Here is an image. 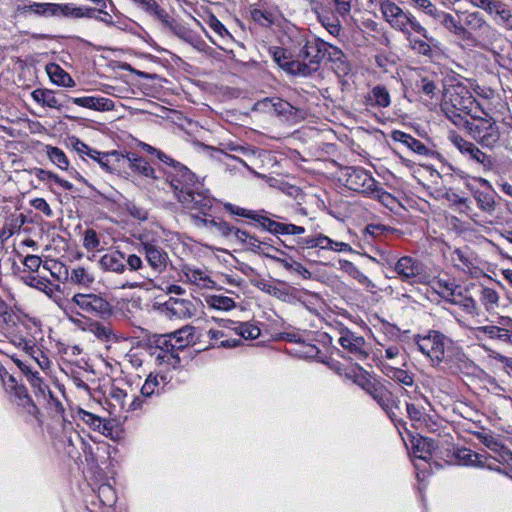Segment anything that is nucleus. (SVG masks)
Returning a JSON list of instances; mask_svg holds the SVG:
<instances>
[{"instance_id":"nucleus-62","label":"nucleus","mask_w":512,"mask_h":512,"mask_svg":"<svg viewBox=\"0 0 512 512\" xmlns=\"http://www.w3.org/2000/svg\"><path fill=\"white\" fill-rule=\"evenodd\" d=\"M449 141L464 155L473 145L472 142L465 140L456 132H450Z\"/></svg>"},{"instance_id":"nucleus-6","label":"nucleus","mask_w":512,"mask_h":512,"mask_svg":"<svg viewBox=\"0 0 512 512\" xmlns=\"http://www.w3.org/2000/svg\"><path fill=\"white\" fill-rule=\"evenodd\" d=\"M365 391L387 413L395 423H401L400 400L384 385L372 381H366Z\"/></svg>"},{"instance_id":"nucleus-22","label":"nucleus","mask_w":512,"mask_h":512,"mask_svg":"<svg viewBox=\"0 0 512 512\" xmlns=\"http://www.w3.org/2000/svg\"><path fill=\"white\" fill-rule=\"evenodd\" d=\"M132 2L138 9L161 21L164 25H170L168 13L159 6L156 0H132Z\"/></svg>"},{"instance_id":"nucleus-1","label":"nucleus","mask_w":512,"mask_h":512,"mask_svg":"<svg viewBox=\"0 0 512 512\" xmlns=\"http://www.w3.org/2000/svg\"><path fill=\"white\" fill-rule=\"evenodd\" d=\"M384 19L395 30L407 38L410 48L417 54L432 57L438 48V41L429 35L427 29L410 12H404L396 3L385 0L380 4Z\"/></svg>"},{"instance_id":"nucleus-35","label":"nucleus","mask_w":512,"mask_h":512,"mask_svg":"<svg viewBox=\"0 0 512 512\" xmlns=\"http://www.w3.org/2000/svg\"><path fill=\"white\" fill-rule=\"evenodd\" d=\"M32 98L43 106L61 110L64 105L55 96V93L49 89H36L32 92Z\"/></svg>"},{"instance_id":"nucleus-45","label":"nucleus","mask_w":512,"mask_h":512,"mask_svg":"<svg viewBox=\"0 0 512 512\" xmlns=\"http://www.w3.org/2000/svg\"><path fill=\"white\" fill-rule=\"evenodd\" d=\"M234 333L246 340H254L260 336V329L250 322L238 323L237 326L232 327Z\"/></svg>"},{"instance_id":"nucleus-16","label":"nucleus","mask_w":512,"mask_h":512,"mask_svg":"<svg viewBox=\"0 0 512 512\" xmlns=\"http://www.w3.org/2000/svg\"><path fill=\"white\" fill-rule=\"evenodd\" d=\"M125 262V254L119 250H114L101 256L99 265L104 271L124 275L126 273Z\"/></svg>"},{"instance_id":"nucleus-30","label":"nucleus","mask_w":512,"mask_h":512,"mask_svg":"<svg viewBox=\"0 0 512 512\" xmlns=\"http://www.w3.org/2000/svg\"><path fill=\"white\" fill-rule=\"evenodd\" d=\"M96 8L92 7H77L73 4H59L58 16L71 17V18H93L95 17Z\"/></svg>"},{"instance_id":"nucleus-29","label":"nucleus","mask_w":512,"mask_h":512,"mask_svg":"<svg viewBox=\"0 0 512 512\" xmlns=\"http://www.w3.org/2000/svg\"><path fill=\"white\" fill-rule=\"evenodd\" d=\"M431 19L440 23L444 28L456 35H462L465 32L464 26L457 21L450 13L437 9Z\"/></svg>"},{"instance_id":"nucleus-5","label":"nucleus","mask_w":512,"mask_h":512,"mask_svg":"<svg viewBox=\"0 0 512 512\" xmlns=\"http://www.w3.org/2000/svg\"><path fill=\"white\" fill-rule=\"evenodd\" d=\"M441 105L455 108L464 112L465 115L471 116V118L482 109L469 89L463 84H456L448 89Z\"/></svg>"},{"instance_id":"nucleus-10","label":"nucleus","mask_w":512,"mask_h":512,"mask_svg":"<svg viewBox=\"0 0 512 512\" xmlns=\"http://www.w3.org/2000/svg\"><path fill=\"white\" fill-rule=\"evenodd\" d=\"M345 186L353 191L369 195L375 188L376 180L361 167H345L341 170Z\"/></svg>"},{"instance_id":"nucleus-36","label":"nucleus","mask_w":512,"mask_h":512,"mask_svg":"<svg viewBox=\"0 0 512 512\" xmlns=\"http://www.w3.org/2000/svg\"><path fill=\"white\" fill-rule=\"evenodd\" d=\"M183 272L188 281L197 286L208 288L214 284L209 275L199 268L186 266Z\"/></svg>"},{"instance_id":"nucleus-28","label":"nucleus","mask_w":512,"mask_h":512,"mask_svg":"<svg viewBox=\"0 0 512 512\" xmlns=\"http://www.w3.org/2000/svg\"><path fill=\"white\" fill-rule=\"evenodd\" d=\"M46 72L50 78V80L62 87H74L75 81L73 78L58 64L49 63L46 66Z\"/></svg>"},{"instance_id":"nucleus-54","label":"nucleus","mask_w":512,"mask_h":512,"mask_svg":"<svg viewBox=\"0 0 512 512\" xmlns=\"http://www.w3.org/2000/svg\"><path fill=\"white\" fill-rule=\"evenodd\" d=\"M464 155L469 157V159L475 161L484 169H489L492 165L490 156L481 151L474 143Z\"/></svg>"},{"instance_id":"nucleus-20","label":"nucleus","mask_w":512,"mask_h":512,"mask_svg":"<svg viewBox=\"0 0 512 512\" xmlns=\"http://www.w3.org/2000/svg\"><path fill=\"white\" fill-rule=\"evenodd\" d=\"M155 362L157 365H167L172 368H176L180 364V357L178 352L170 347L167 340L163 341V346H158L155 348L154 352Z\"/></svg>"},{"instance_id":"nucleus-24","label":"nucleus","mask_w":512,"mask_h":512,"mask_svg":"<svg viewBox=\"0 0 512 512\" xmlns=\"http://www.w3.org/2000/svg\"><path fill=\"white\" fill-rule=\"evenodd\" d=\"M195 328L192 326H185L169 335L168 344L173 347L177 352L185 348L194 341Z\"/></svg>"},{"instance_id":"nucleus-26","label":"nucleus","mask_w":512,"mask_h":512,"mask_svg":"<svg viewBox=\"0 0 512 512\" xmlns=\"http://www.w3.org/2000/svg\"><path fill=\"white\" fill-rule=\"evenodd\" d=\"M391 137L394 141L402 143L419 155H427L429 153V149L420 140L403 131L395 130L392 132Z\"/></svg>"},{"instance_id":"nucleus-64","label":"nucleus","mask_w":512,"mask_h":512,"mask_svg":"<svg viewBox=\"0 0 512 512\" xmlns=\"http://www.w3.org/2000/svg\"><path fill=\"white\" fill-rule=\"evenodd\" d=\"M499 324H503L504 329V345L512 346V318L501 316Z\"/></svg>"},{"instance_id":"nucleus-40","label":"nucleus","mask_w":512,"mask_h":512,"mask_svg":"<svg viewBox=\"0 0 512 512\" xmlns=\"http://www.w3.org/2000/svg\"><path fill=\"white\" fill-rule=\"evenodd\" d=\"M450 303L458 305L468 314H478L477 302L473 297L467 295L462 287L454 294L453 300Z\"/></svg>"},{"instance_id":"nucleus-25","label":"nucleus","mask_w":512,"mask_h":512,"mask_svg":"<svg viewBox=\"0 0 512 512\" xmlns=\"http://www.w3.org/2000/svg\"><path fill=\"white\" fill-rule=\"evenodd\" d=\"M258 105H262L264 108L273 110L277 115L290 118L296 115V108L289 102L279 98H265L259 102Z\"/></svg>"},{"instance_id":"nucleus-53","label":"nucleus","mask_w":512,"mask_h":512,"mask_svg":"<svg viewBox=\"0 0 512 512\" xmlns=\"http://www.w3.org/2000/svg\"><path fill=\"white\" fill-rule=\"evenodd\" d=\"M272 259L280 263L286 270L295 272L302 276L304 279H309L311 277V272L297 261L279 258L275 256H273Z\"/></svg>"},{"instance_id":"nucleus-57","label":"nucleus","mask_w":512,"mask_h":512,"mask_svg":"<svg viewBox=\"0 0 512 512\" xmlns=\"http://www.w3.org/2000/svg\"><path fill=\"white\" fill-rule=\"evenodd\" d=\"M112 157L118 160L120 154L117 151L100 152L97 150V154L92 153L90 156L92 160L96 161L104 170L108 172H111L113 170L110 166V158Z\"/></svg>"},{"instance_id":"nucleus-47","label":"nucleus","mask_w":512,"mask_h":512,"mask_svg":"<svg viewBox=\"0 0 512 512\" xmlns=\"http://www.w3.org/2000/svg\"><path fill=\"white\" fill-rule=\"evenodd\" d=\"M461 288L452 281L439 280L436 283L435 290L445 301L450 302L453 300L454 294Z\"/></svg>"},{"instance_id":"nucleus-21","label":"nucleus","mask_w":512,"mask_h":512,"mask_svg":"<svg viewBox=\"0 0 512 512\" xmlns=\"http://www.w3.org/2000/svg\"><path fill=\"white\" fill-rule=\"evenodd\" d=\"M477 438L491 451H494L499 457L504 460H512V452L503 445L494 435L490 432H479Z\"/></svg>"},{"instance_id":"nucleus-42","label":"nucleus","mask_w":512,"mask_h":512,"mask_svg":"<svg viewBox=\"0 0 512 512\" xmlns=\"http://www.w3.org/2000/svg\"><path fill=\"white\" fill-rule=\"evenodd\" d=\"M206 304L211 309L229 311L236 307V302L227 296L211 295L206 297Z\"/></svg>"},{"instance_id":"nucleus-33","label":"nucleus","mask_w":512,"mask_h":512,"mask_svg":"<svg viewBox=\"0 0 512 512\" xmlns=\"http://www.w3.org/2000/svg\"><path fill=\"white\" fill-rule=\"evenodd\" d=\"M27 285L44 292L50 299L56 301L57 293L60 292V286L53 284L47 278H37L35 276L28 277Z\"/></svg>"},{"instance_id":"nucleus-11","label":"nucleus","mask_w":512,"mask_h":512,"mask_svg":"<svg viewBox=\"0 0 512 512\" xmlns=\"http://www.w3.org/2000/svg\"><path fill=\"white\" fill-rule=\"evenodd\" d=\"M477 8L484 10L499 26L512 30V10L502 0H469Z\"/></svg>"},{"instance_id":"nucleus-44","label":"nucleus","mask_w":512,"mask_h":512,"mask_svg":"<svg viewBox=\"0 0 512 512\" xmlns=\"http://www.w3.org/2000/svg\"><path fill=\"white\" fill-rule=\"evenodd\" d=\"M94 281V275L84 267H77L71 271L70 282L73 284L89 287Z\"/></svg>"},{"instance_id":"nucleus-60","label":"nucleus","mask_w":512,"mask_h":512,"mask_svg":"<svg viewBox=\"0 0 512 512\" xmlns=\"http://www.w3.org/2000/svg\"><path fill=\"white\" fill-rule=\"evenodd\" d=\"M224 209L233 215L251 219V220H254V218L256 216V212H257L255 210H250V209L239 207V206L234 205L229 202L224 203Z\"/></svg>"},{"instance_id":"nucleus-18","label":"nucleus","mask_w":512,"mask_h":512,"mask_svg":"<svg viewBox=\"0 0 512 512\" xmlns=\"http://www.w3.org/2000/svg\"><path fill=\"white\" fill-rule=\"evenodd\" d=\"M472 335L479 341L490 339L498 343L504 344V329L503 324H487L470 328Z\"/></svg>"},{"instance_id":"nucleus-17","label":"nucleus","mask_w":512,"mask_h":512,"mask_svg":"<svg viewBox=\"0 0 512 512\" xmlns=\"http://www.w3.org/2000/svg\"><path fill=\"white\" fill-rule=\"evenodd\" d=\"M9 394L11 402L21 407L27 414L35 415L38 412L37 406L29 396L27 388L24 385H15L6 391Z\"/></svg>"},{"instance_id":"nucleus-8","label":"nucleus","mask_w":512,"mask_h":512,"mask_svg":"<svg viewBox=\"0 0 512 512\" xmlns=\"http://www.w3.org/2000/svg\"><path fill=\"white\" fill-rule=\"evenodd\" d=\"M126 259V278L116 282L115 289H142L151 278L145 275V266L140 256L136 254L125 255Z\"/></svg>"},{"instance_id":"nucleus-38","label":"nucleus","mask_w":512,"mask_h":512,"mask_svg":"<svg viewBox=\"0 0 512 512\" xmlns=\"http://www.w3.org/2000/svg\"><path fill=\"white\" fill-rule=\"evenodd\" d=\"M167 378L162 374L150 373L141 387V396L150 397L158 392L159 386H165Z\"/></svg>"},{"instance_id":"nucleus-39","label":"nucleus","mask_w":512,"mask_h":512,"mask_svg":"<svg viewBox=\"0 0 512 512\" xmlns=\"http://www.w3.org/2000/svg\"><path fill=\"white\" fill-rule=\"evenodd\" d=\"M127 160L129 162V166L134 171L148 178H156L155 171L151 167V165L144 158L140 157L136 153L128 154Z\"/></svg>"},{"instance_id":"nucleus-15","label":"nucleus","mask_w":512,"mask_h":512,"mask_svg":"<svg viewBox=\"0 0 512 512\" xmlns=\"http://www.w3.org/2000/svg\"><path fill=\"white\" fill-rule=\"evenodd\" d=\"M163 309L169 317L187 319L196 315L197 306L193 300L170 297L164 304Z\"/></svg>"},{"instance_id":"nucleus-61","label":"nucleus","mask_w":512,"mask_h":512,"mask_svg":"<svg viewBox=\"0 0 512 512\" xmlns=\"http://www.w3.org/2000/svg\"><path fill=\"white\" fill-rule=\"evenodd\" d=\"M458 457L463 462L464 465L483 466L481 456L477 453L472 452L471 450H461L458 454Z\"/></svg>"},{"instance_id":"nucleus-52","label":"nucleus","mask_w":512,"mask_h":512,"mask_svg":"<svg viewBox=\"0 0 512 512\" xmlns=\"http://www.w3.org/2000/svg\"><path fill=\"white\" fill-rule=\"evenodd\" d=\"M88 331L102 341H110L114 337L113 329L108 324L100 322H91Z\"/></svg>"},{"instance_id":"nucleus-19","label":"nucleus","mask_w":512,"mask_h":512,"mask_svg":"<svg viewBox=\"0 0 512 512\" xmlns=\"http://www.w3.org/2000/svg\"><path fill=\"white\" fill-rule=\"evenodd\" d=\"M72 103L95 111H110L114 109V102L105 97L85 96L69 98Z\"/></svg>"},{"instance_id":"nucleus-9","label":"nucleus","mask_w":512,"mask_h":512,"mask_svg":"<svg viewBox=\"0 0 512 512\" xmlns=\"http://www.w3.org/2000/svg\"><path fill=\"white\" fill-rule=\"evenodd\" d=\"M71 301L84 312L100 318H108L113 313L112 305L101 294L76 293Z\"/></svg>"},{"instance_id":"nucleus-55","label":"nucleus","mask_w":512,"mask_h":512,"mask_svg":"<svg viewBox=\"0 0 512 512\" xmlns=\"http://www.w3.org/2000/svg\"><path fill=\"white\" fill-rule=\"evenodd\" d=\"M252 284L255 287H257L258 289H260L261 291H263L273 297H276L280 300H284L286 298V296L288 295L286 292H284L280 288L272 285L269 281L264 280V279H259V280L253 281Z\"/></svg>"},{"instance_id":"nucleus-43","label":"nucleus","mask_w":512,"mask_h":512,"mask_svg":"<svg viewBox=\"0 0 512 512\" xmlns=\"http://www.w3.org/2000/svg\"><path fill=\"white\" fill-rule=\"evenodd\" d=\"M46 154L49 160L62 170H67L69 167V160L64 151L52 145H46Z\"/></svg>"},{"instance_id":"nucleus-48","label":"nucleus","mask_w":512,"mask_h":512,"mask_svg":"<svg viewBox=\"0 0 512 512\" xmlns=\"http://www.w3.org/2000/svg\"><path fill=\"white\" fill-rule=\"evenodd\" d=\"M263 211H257L256 216L254 218V222L262 227L264 230L272 233V234H281L282 223L274 221L262 213Z\"/></svg>"},{"instance_id":"nucleus-2","label":"nucleus","mask_w":512,"mask_h":512,"mask_svg":"<svg viewBox=\"0 0 512 512\" xmlns=\"http://www.w3.org/2000/svg\"><path fill=\"white\" fill-rule=\"evenodd\" d=\"M171 186L178 201L188 210H196L202 215H207L213 205V198L202 184L196 183L194 178L172 179Z\"/></svg>"},{"instance_id":"nucleus-37","label":"nucleus","mask_w":512,"mask_h":512,"mask_svg":"<svg viewBox=\"0 0 512 512\" xmlns=\"http://www.w3.org/2000/svg\"><path fill=\"white\" fill-rule=\"evenodd\" d=\"M325 54H327L328 59L334 63V69L339 73L346 74L348 72L349 65L341 49L333 45H328L325 48Z\"/></svg>"},{"instance_id":"nucleus-59","label":"nucleus","mask_w":512,"mask_h":512,"mask_svg":"<svg viewBox=\"0 0 512 512\" xmlns=\"http://www.w3.org/2000/svg\"><path fill=\"white\" fill-rule=\"evenodd\" d=\"M125 211L131 217L139 221H145L148 218L147 210L132 201H127L125 203Z\"/></svg>"},{"instance_id":"nucleus-14","label":"nucleus","mask_w":512,"mask_h":512,"mask_svg":"<svg viewBox=\"0 0 512 512\" xmlns=\"http://www.w3.org/2000/svg\"><path fill=\"white\" fill-rule=\"evenodd\" d=\"M274 61L284 70L291 74L309 75L315 67L296 60H291L288 52L281 47H273L271 50Z\"/></svg>"},{"instance_id":"nucleus-41","label":"nucleus","mask_w":512,"mask_h":512,"mask_svg":"<svg viewBox=\"0 0 512 512\" xmlns=\"http://www.w3.org/2000/svg\"><path fill=\"white\" fill-rule=\"evenodd\" d=\"M383 373L393 381H396L399 384L404 386H413L414 378L408 373L406 370L392 367V366H384Z\"/></svg>"},{"instance_id":"nucleus-13","label":"nucleus","mask_w":512,"mask_h":512,"mask_svg":"<svg viewBox=\"0 0 512 512\" xmlns=\"http://www.w3.org/2000/svg\"><path fill=\"white\" fill-rule=\"evenodd\" d=\"M343 349L351 353L356 360H365L369 356V346L364 337L345 329L340 332L338 340Z\"/></svg>"},{"instance_id":"nucleus-34","label":"nucleus","mask_w":512,"mask_h":512,"mask_svg":"<svg viewBox=\"0 0 512 512\" xmlns=\"http://www.w3.org/2000/svg\"><path fill=\"white\" fill-rule=\"evenodd\" d=\"M366 101L369 105L386 108L390 105L391 98L386 87L377 85L367 95Z\"/></svg>"},{"instance_id":"nucleus-58","label":"nucleus","mask_w":512,"mask_h":512,"mask_svg":"<svg viewBox=\"0 0 512 512\" xmlns=\"http://www.w3.org/2000/svg\"><path fill=\"white\" fill-rule=\"evenodd\" d=\"M464 23L472 30H480L486 25V21L483 16L477 11L467 13L465 15Z\"/></svg>"},{"instance_id":"nucleus-51","label":"nucleus","mask_w":512,"mask_h":512,"mask_svg":"<svg viewBox=\"0 0 512 512\" xmlns=\"http://www.w3.org/2000/svg\"><path fill=\"white\" fill-rule=\"evenodd\" d=\"M35 176L37 177L38 180H40L42 182H47L49 180H52L55 183H57L58 185H60L62 188H64L65 190L73 189V184L71 182L61 179L57 174H55L51 171H47V170H44L41 168H36Z\"/></svg>"},{"instance_id":"nucleus-4","label":"nucleus","mask_w":512,"mask_h":512,"mask_svg":"<svg viewBox=\"0 0 512 512\" xmlns=\"http://www.w3.org/2000/svg\"><path fill=\"white\" fill-rule=\"evenodd\" d=\"M477 124L469 125V132L483 147L493 148L500 140L499 127L495 119L483 108L472 117Z\"/></svg>"},{"instance_id":"nucleus-23","label":"nucleus","mask_w":512,"mask_h":512,"mask_svg":"<svg viewBox=\"0 0 512 512\" xmlns=\"http://www.w3.org/2000/svg\"><path fill=\"white\" fill-rule=\"evenodd\" d=\"M451 258L455 266L464 272H470L476 268V256L468 247L455 249L452 252Z\"/></svg>"},{"instance_id":"nucleus-12","label":"nucleus","mask_w":512,"mask_h":512,"mask_svg":"<svg viewBox=\"0 0 512 512\" xmlns=\"http://www.w3.org/2000/svg\"><path fill=\"white\" fill-rule=\"evenodd\" d=\"M139 251L144 253L147 263L155 273L165 271L169 256L156 240L145 236L141 237Z\"/></svg>"},{"instance_id":"nucleus-7","label":"nucleus","mask_w":512,"mask_h":512,"mask_svg":"<svg viewBox=\"0 0 512 512\" xmlns=\"http://www.w3.org/2000/svg\"><path fill=\"white\" fill-rule=\"evenodd\" d=\"M415 342L423 355L428 357L434 365H439L444 360L447 344L451 341L438 331H430L425 336H417Z\"/></svg>"},{"instance_id":"nucleus-32","label":"nucleus","mask_w":512,"mask_h":512,"mask_svg":"<svg viewBox=\"0 0 512 512\" xmlns=\"http://www.w3.org/2000/svg\"><path fill=\"white\" fill-rule=\"evenodd\" d=\"M156 157L161 162H163L166 165L170 166L175 171L176 175H175L174 179H187V180H192L193 179L194 174L187 167H185L180 162L174 160L173 158H171L170 156H168L164 152H162L160 150L157 151Z\"/></svg>"},{"instance_id":"nucleus-56","label":"nucleus","mask_w":512,"mask_h":512,"mask_svg":"<svg viewBox=\"0 0 512 512\" xmlns=\"http://www.w3.org/2000/svg\"><path fill=\"white\" fill-rule=\"evenodd\" d=\"M247 247H249L253 252L263 254L267 257L272 258L273 255L269 253L270 250H276L274 249L270 244L260 241L256 236L251 235L248 242L245 243Z\"/></svg>"},{"instance_id":"nucleus-27","label":"nucleus","mask_w":512,"mask_h":512,"mask_svg":"<svg viewBox=\"0 0 512 512\" xmlns=\"http://www.w3.org/2000/svg\"><path fill=\"white\" fill-rule=\"evenodd\" d=\"M478 298L480 304L488 313H493L500 307V295L493 288L481 286Z\"/></svg>"},{"instance_id":"nucleus-31","label":"nucleus","mask_w":512,"mask_h":512,"mask_svg":"<svg viewBox=\"0 0 512 512\" xmlns=\"http://www.w3.org/2000/svg\"><path fill=\"white\" fill-rule=\"evenodd\" d=\"M208 337L216 341L214 346L221 348H234L241 344L240 338H232V333L224 329H210Z\"/></svg>"},{"instance_id":"nucleus-46","label":"nucleus","mask_w":512,"mask_h":512,"mask_svg":"<svg viewBox=\"0 0 512 512\" xmlns=\"http://www.w3.org/2000/svg\"><path fill=\"white\" fill-rule=\"evenodd\" d=\"M59 4L34 2L25 7V11L42 16H58Z\"/></svg>"},{"instance_id":"nucleus-50","label":"nucleus","mask_w":512,"mask_h":512,"mask_svg":"<svg viewBox=\"0 0 512 512\" xmlns=\"http://www.w3.org/2000/svg\"><path fill=\"white\" fill-rule=\"evenodd\" d=\"M300 56L303 60L308 61V65H317L319 64L322 56H321V48H319L315 44L306 43L300 51Z\"/></svg>"},{"instance_id":"nucleus-63","label":"nucleus","mask_w":512,"mask_h":512,"mask_svg":"<svg viewBox=\"0 0 512 512\" xmlns=\"http://www.w3.org/2000/svg\"><path fill=\"white\" fill-rule=\"evenodd\" d=\"M79 417L80 419L85 422L87 425H89L91 428H93L94 430H98V429H101L100 427V424H101V420L102 418L93 414V413H90L88 411H85L83 409H80L79 412Z\"/></svg>"},{"instance_id":"nucleus-3","label":"nucleus","mask_w":512,"mask_h":512,"mask_svg":"<svg viewBox=\"0 0 512 512\" xmlns=\"http://www.w3.org/2000/svg\"><path fill=\"white\" fill-rule=\"evenodd\" d=\"M387 265L393 268L397 277L408 284H426L430 275L426 266L416 258L403 256L396 261L388 260Z\"/></svg>"},{"instance_id":"nucleus-49","label":"nucleus","mask_w":512,"mask_h":512,"mask_svg":"<svg viewBox=\"0 0 512 512\" xmlns=\"http://www.w3.org/2000/svg\"><path fill=\"white\" fill-rule=\"evenodd\" d=\"M441 110L453 124L458 127H463L469 131V125L472 123L465 118L466 115L464 112H460L455 108L447 107L444 105H441Z\"/></svg>"}]
</instances>
